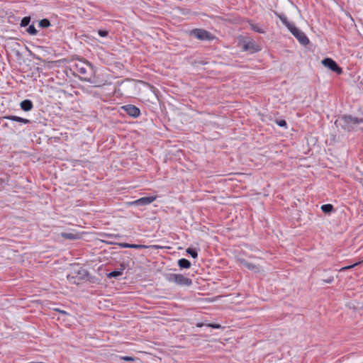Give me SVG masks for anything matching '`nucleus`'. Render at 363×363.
<instances>
[{"label": "nucleus", "instance_id": "f257e3e1", "mask_svg": "<svg viewBox=\"0 0 363 363\" xmlns=\"http://www.w3.org/2000/svg\"><path fill=\"white\" fill-rule=\"evenodd\" d=\"M76 70L80 78L89 82H93L95 78V68L89 62H82L76 65Z\"/></svg>", "mask_w": 363, "mask_h": 363}, {"label": "nucleus", "instance_id": "f03ea898", "mask_svg": "<svg viewBox=\"0 0 363 363\" xmlns=\"http://www.w3.org/2000/svg\"><path fill=\"white\" fill-rule=\"evenodd\" d=\"M281 22L288 28L291 33L297 38L301 44L307 45L309 43V39L306 34L295 26L292 23L288 21L285 16H279Z\"/></svg>", "mask_w": 363, "mask_h": 363}, {"label": "nucleus", "instance_id": "7ed1b4c3", "mask_svg": "<svg viewBox=\"0 0 363 363\" xmlns=\"http://www.w3.org/2000/svg\"><path fill=\"white\" fill-rule=\"evenodd\" d=\"M164 277L167 281L180 286H190L192 284V280L182 274L169 273L166 274Z\"/></svg>", "mask_w": 363, "mask_h": 363}, {"label": "nucleus", "instance_id": "20e7f679", "mask_svg": "<svg viewBox=\"0 0 363 363\" xmlns=\"http://www.w3.org/2000/svg\"><path fill=\"white\" fill-rule=\"evenodd\" d=\"M340 122L342 128L350 132L354 130L357 125L363 123V118L352 117L350 115H344L341 117Z\"/></svg>", "mask_w": 363, "mask_h": 363}, {"label": "nucleus", "instance_id": "39448f33", "mask_svg": "<svg viewBox=\"0 0 363 363\" xmlns=\"http://www.w3.org/2000/svg\"><path fill=\"white\" fill-rule=\"evenodd\" d=\"M322 64L325 67L329 68L330 70L336 72L338 74H340L342 73V68L340 67L337 65V64L336 63V62L331 58H328V57L325 58L324 60H323Z\"/></svg>", "mask_w": 363, "mask_h": 363}, {"label": "nucleus", "instance_id": "423d86ee", "mask_svg": "<svg viewBox=\"0 0 363 363\" xmlns=\"http://www.w3.org/2000/svg\"><path fill=\"white\" fill-rule=\"evenodd\" d=\"M191 33L196 38L201 40H210L213 39L212 35L203 29L196 28L194 29Z\"/></svg>", "mask_w": 363, "mask_h": 363}, {"label": "nucleus", "instance_id": "0eeeda50", "mask_svg": "<svg viewBox=\"0 0 363 363\" xmlns=\"http://www.w3.org/2000/svg\"><path fill=\"white\" fill-rule=\"evenodd\" d=\"M156 199L157 196H155L142 197L134 201L130 202V204L133 206H146L155 201Z\"/></svg>", "mask_w": 363, "mask_h": 363}, {"label": "nucleus", "instance_id": "6e6552de", "mask_svg": "<svg viewBox=\"0 0 363 363\" xmlns=\"http://www.w3.org/2000/svg\"><path fill=\"white\" fill-rule=\"evenodd\" d=\"M122 108L128 115L133 118H138L140 115V109L134 105L128 104L123 106Z\"/></svg>", "mask_w": 363, "mask_h": 363}, {"label": "nucleus", "instance_id": "1a4fd4ad", "mask_svg": "<svg viewBox=\"0 0 363 363\" xmlns=\"http://www.w3.org/2000/svg\"><path fill=\"white\" fill-rule=\"evenodd\" d=\"M4 118L9 120V121H12L22 123L24 124H28L30 123V120L19 117V116H11V115L6 116H4Z\"/></svg>", "mask_w": 363, "mask_h": 363}, {"label": "nucleus", "instance_id": "9d476101", "mask_svg": "<svg viewBox=\"0 0 363 363\" xmlns=\"http://www.w3.org/2000/svg\"><path fill=\"white\" fill-rule=\"evenodd\" d=\"M20 106L24 111H29L33 109V104L30 100L25 99L21 102Z\"/></svg>", "mask_w": 363, "mask_h": 363}, {"label": "nucleus", "instance_id": "9b49d317", "mask_svg": "<svg viewBox=\"0 0 363 363\" xmlns=\"http://www.w3.org/2000/svg\"><path fill=\"white\" fill-rule=\"evenodd\" d=\"M244 50H252V52H257L259 50L258 46L256 45L252 41L250 40L246 42L243 45Z\"/></svg>", "mask_w": 363, "mask_h": 363}, {"label": "nucleus", "instance_id": "f8f14e48", "mask_svg": "<svg viewBox=\"0 0 363 363\" xmlns=\"http://www.w3.org/2000/svg\"><path fill=\"white\" fill-rule=\"evenodd\" d=\"M61 237L65 239L74 240L79 239L80 238V235L79 234L72 233H62Z\"/></svg>", "mask_w": 363, "mask_h": 363}, {"label": "nucleus", "instance_id": "ddd939ff", "mask_svg": "<svg viewBox=\"0 0 363 363\" xmlns=\"http://www.w3.org/2000/svg\"><path fill=\"white\" fill-rule=\"evenodd\" d=\"M178 265L181 269H189L191 267V262L188 259L182 258L179 259Z\"/></svg>", "mask_w": 363, "mask_h": 363}, {"label": "nucleus", "instance_id": "4468645a", "mask_svg": "<svg viewBox=\"0 0 363 363\" xmlns=\"http://www.w3.org/2000/svg\"><path fill=\"white\" fill-rule=\"evenodd\" d=\"M242 263L244 266L248 269L255 271V272H259V267L258 266L246 261L243 262Z\"/></svg>", "mask_w": 363, "mask_h": 363}, {"label": "nucleus", "instance_id": "2eb2a0df", "mask_svg": "<svg viewBox=\"0 0 363 363\" xmlns=\"http://www.w3.org/2000/svg\"><path fill=\"white\" fill-rule=\"evenodd\" d=\"M123 274V270H115L107 274L108 278H116Z\"/></svg>", "mask_w": 363, "mask_h": 363}, {"label": "nucleus", "instance_id": "dca6fc26", "mask_svg": "<svg viewBox=\"0 0 363 363\" xmlns=\"http://www.w3.org/2000/svg\"><path fill=\"white\" fill-rule=\"evenodd\" d=\"M250 26L254 31H255L258 33H264V30L258 24H254L250 22Z\"/></svg>", "mask_w": 363, "mask_h": 363}, {"label": "nucleus", "instance_id": "f3484780", "mask_svg": "<svg viewBox=\"0 0 363 363\" xmlns=\"http://www.w3.org/2000/svg\"><path fill=\"white\" fill-rule=\"evenodd\" d=\"M333 209V206L331 204H324L321 206V210L325 213H330Z\"/></svg>", "mask_w": 363, "mask_h": 363}, {"label": "nucleus", "instance_id": "a211bd4d", "mask_svg": "<svg viewBox=\"0 0 363 363\" xmlns=\"http://www.w3.org/2000/svg\"><path fill=\"white\" fill-rule=\"evenodd\" d=\"M39 26L41 28H48L50 26V22L48 19L44 18L39 21Z\"/></svg>", "mask_w": 363, "mask_h": 363}, {"label": "nucleus", "instance_id": "6ab92c4d", "mask_svg": "<svg viewBox=\"0 0 363 363\" xmlns=\"http://www.w3.org/2000/svg\"><path fill=\"white\" fill-rule=\"evenodd\" d=\"M186 252L190 255L193 258H196L198 257L197 251L195 249L189 247L186 249Z\"/></svg>", "mask_w": 363, "mask_h": 363}, {"label": "nucleus", "instance_id": "aec40b11", "mask_svg": "<svg viewBox=\"0 0 363 363\" xmlns=\"http://www.w3.org/2000/svg\"><path fill=\"white\" fill-rule=\"evenodd\" d=\"M27 32L30 34V35H35L38 33V30L37 29L35 28V26L33 25H30L28 28H27Z\"/></svg>", "mask_w": 363, "mask_h": 363}, {"label": "nucleus", "instance_id": "412c9836", "mask_svg": "<svg viewBox=\"0 0 363 363\" xmlns=\"http://www.w3.org/2000/svg\"><path fill=\"white\" fill-rule=\"evenodd\" d=\"M30 17L26 16V17L23 18V19L21 21V27L27 26L30 23Z\"/></svg>", "mask_w": 363, "mask_h": 363}, {"label": "nucleus", "instance_id": "4be33fe9", "mask_svg": "<svg viewBox=\"0 0 363 363\" xmlns=\"http://www.w3.org/2000/svg\"><path fill=\"white\" fill-rule=\"evenodd\" d=\"M360 262H357V263H354L352 265H348V266H346V267H342L341 269H339L340 272H345V271H347V269H352L356 266H357Z\"/></svg>", "mask_w": 363, "mask_h": 363}, {"label": "nucleus", "instance_id": "5701e85b", "mask_svg": "<svg viewBox=\"0 0 363 363\" xmlns=\"http://www.w3.org/2000/svg\"><path fill=\"white\" fill-rule=\"evenodd\" d=\"M334 281V277L333 275H330L328 277H326V278H324L322 279V281L326 284H331Z\"/></svg>", "mask_w": 363, "mask_h": 363}, {"label": "nucleus", "instance_id": "b1692460", "mask_svg": "<svg viewBox=\"0 0 363 363\" xmlns=\"http://www.w3.org/2000/svg\"><path fill=\"white\" fill-rule=\"evenodd\" d=\"M130 248H134V249H144V248H147V246L144 245L131 244Z\"/></svg>", "mask_w": 363, "mask_h": 363}, {"label": "nucleus", "instance_id": "393cba45", "mask_svg": "<svg viewBox=\"0 0 363 363\" xmlns=\"http://www.w3.org/2000/svg\"><path fill=\"white\" fill-rule=\"evenodd\" d=\"M277 124L280 127H286V122L285 120H279L277 121Z\"/></svg>", "mask_w": 363, "mask_h": 363}, {"label": "nucleus", "instance_id": "a878e982", "mask_svg": "<svg viewBox=\"0 0 363 363\" xmlns=\"http://www.w3.org/2000/svg\"><path fill=\"white\" fill-rule=\"evenodd\" d=\"M98 33L99 35L101 36V37H106L108 35V31L107 30H99L98 31Z\"/></svg>", "mask_w": 363, "mask_h": 363}, {"label": "nucleus", "instance_id": "bb28decb", "mask_svg": "<svg viewBox=\"0 0 363 363\" xmlns=\"http://www.w3.org/2000/svg\"><path fill=\"white\" fill-rule=\"evenodd\" d=\"M122 359L127 361V362H132L134 361V358L130 356H124L121 357Z\"/></svg>", "mask_w": 363, "mask_h": 363}, {"label": "nucleus", "instance_id": "cd10ccee", "mask_svg": "<svg viewBox=\"0 0 363 363\" xmlns=\"http://www.w3.org/2000/svg\"><path fill=\"white\" fill-rule=\"evenodd\" d=\"M208 327L210 328H214V329H219L221 328V325H219V324H208Z\"/></svg>", "mask_w": 363, "mask_h": 363}, {"label": "nucleus", "instance_id": "c85d7f7f", "mask_svg": "<svg viewBox=\"0 0 363 363\" xmlns=\"http://www.w3.org/2000/svg\"><path fill=\"white\" fill-rule=\"evenodd\" d=\"M120 246L124 248H130L131 244L129 243H120Z\"/></svg>", "mask_w": 363, "mask_h": 363}, {"label": "nucleus", "instance_id": "c756f323", "mask_svg": "<svg viewBox=\"0 0 363 363\" xmlns=\"http://www.w3.org/2000/svg\"><path fill=\"white\" fill-rule=\"evenodd\" d=\"M55 311L59 312V313H61L62 314H67V312L65 311H62V310H60V309H58V308H55Z\"/></svg>", "mask_w": 363, "mask_h": 363}, {"label": "nucleus", "instance_id": "7c9ffc66", "mask_svg": "<svg viewBox=\"0 0 363 363\" xmlns=\"http://www.w3.org/2000/svg\"><path fill=\"white\" fill-rule=\"evenodd\" d=\"M28 363H44L43 362H30Z\"/></svg>", "mask_w": 363, "mask_h": 363}, {"label": "nucleus", "instance_id": "2f4dec72", "mask_svg": "<svg viewBox=\"0 0 363 363\" xmlns=\"http://www.w3.org/2000/svg\"><path fill=\"white\" fill-rule=\"evenodd\" d=\"M152 247L154 248H158V246H156V245H153Z\"/></svg>", "mask_w": 363, "mask_h": 363}]
</instances>
